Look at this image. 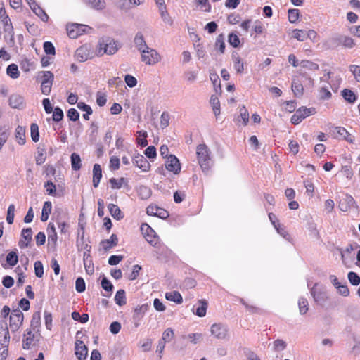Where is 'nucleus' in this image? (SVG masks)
I'll return each instance as SVG.
<instances>
[{"label":"nucleus","mask_w":360,"mask_h":360,"mask_svg":"<svg viewBox=\"0 0 360 360\" xmlns=\"http://www.w3.org/2000/svg\"><path fill=\"white\" fill-rule=\"evenodd\" d=\"M18 262V257L15 251H11L6 256V262L11 266H14Z\"/></svg>","instance_id":"obj_44"},{"label":"nucleus","mask_w":360,"mask_h":360,"mask_svg":"<svg viewBox=\"0 0 360 360\" xmlns=\"http://www.w3.org/2000/svg\"><path fill=\"white\" fill-rule=\"evenodd\" d=\"M134 164L141 169L143 172H147L150 168V165L146 158L140 154H137L134 156L133 158Z\"/></svg>","instance_id":"obj_14"},{"label":"nucleus","mask_w":360,"mask_h":360,"mask_svg":"<svg viewBox=\"0 0 360 360\" xmlns=\"http://www.w3.org/2000/svg\"><path fill=\"white\" fill-rule=\"evenodd\" d=\"M240 116L243 120V124L247 125L249 122V112L244 105L240 108Z\"/></svg>","instance_id":"obj_58"},{"label":"nucleus","mask_w":360,"mask_h":360,"mask_svg":"<svg viewBox=\"0 0 360 360\" xmlns=\"http://www.w3.org/2000/svg\"><path fill=\"white\" fill-rule=\"evenodd\" d=\"M342 34H335L327 40L325 43V45L327 49H333L340 45H342Z\"/></svg>","instance_id":"obj_24"},{"label":"nucleus","mask_w":360,"mask_h":360,"mask_svg":"<svg viewBox=\"0 0 360 360\" xmlns=\"http://www.w3.org/2000/svg\"><path fill=\"white\" fill-rule=\"evenodd\" d=\"M196 154L199 165L202 171L205 173L209 172L210 168V152L205 144H200L196 148Z\"/></svg>","instance_id":"obj_1"},{"label":"nucleus","mask_w":360,"mask_h":360,"mask_svg":"<svg viewBox=\"0 0 360 360\" xmlns=\"http://www.w3.org/2000/svg\"><path fill=\"white\" fill-rule=\"evenodd\" d=\"M348 280L353 285H358L360 283V277L357 274L353 271L349 272Z\"/></svg>","instance_id":"obj_53"},{"label":"nucleus","mask_w":360,"mask_h":360,"mask_svg":"<svg viewBox=\"0 0 360 360\" xmlns=\"http://www.w3.org/2000/svg\"><path fill=\"white\" fill-rule=\"evenodd\" d=\"M211 335L217 340H227L229 338V328L222 323H214L210 327Z\"/></svg>","instance_id":"obj_5"},{"label":"nucleus","mask_w":360,"mask_h":360,"mask_svg":"<svg viewBox=\"0 0 360 360\" xmlns=\"http://www.w3.org/2000/svg\"><path fill=\"white\" fill-rule=\"evenodd\" d=\"M15 138L20 145H24L25 143V129L21 126H18L15 129Z\"/></svg>","instance_id":"obj_32"},{"label":"nucleus","mask_w":360,"mask_h":360,"mask_svg":"<svg viewBox=\"0 0 360 360\" xmlns=\"http://www.w3.org/2000/svg\"><path fill=\"white\" fill-rule=\"evenodd\" d=\"M183 339H188L190 340L191 342L193 344H197L202 341L203 340V335L200 333H190L188 335H182Z\"/></svg>","instance_id":"obj_35"},{"label":"nucleus","mask_w":360,"mask_h":360,"mask_svg":"<svg viewBox=\"0 0 360 360\" xmlns=\"http://www.w3.org/2000/svg\"><path fill=\"white\" fill-rule=\"evenodd\" d=\"M63 110L58 107L55 108L53 112V120L56 122H59L63 120Z\"/></svg>","instance_id":"obj_62"},{"label":"nucleus","mask_w":360,"mask_h":360,"mask_svg":"<svg viewBox=\"0 0 360 360\" xmlns=\"http://www.w3.org/2000/svg\"><path fill=\"white\" fill-rule=\"evenodd\" d=\"M160 13L163 22L169 25L173 24V20L166 10V6L160 7Z\"/></svg>","instance_id":"obj_40"},{"label":"nucleus","mask_w":360,"mask_h":360,"mask_svg":"<svg viewBox=\"0 0 360 360\" xmlns=\"http://www.w3.org/2000/svg\"><path fill=\"white\" fill-rule=\"evenodd\" d=\"M300 65L303 68H305L310 71H316L319 70V65L311 60H303L300 62Z\"/></svg>","instance_id":"obj_34"},{"label":"nucleus","mask_w":360,"mask_h":360,"mask_svg":"<svg viewBox=\"0 0 360 360\" xmlns=\"http://www.w3.org/2000/svg\"><path fill=\"white\" fill-rule=\"evenodd\" d=\"M124 81L127 84V85L130 87V88H133L135 86H136L137 84V80L136 79L131 75H125L124 77Z\"/></svg>","instance_id":"obj_61"},{"label":"nucleus","mask_w":360,"mask_h":360,"mask_svg":"<svg viewBox=\"0 0 360 360\" xmlns=\"http://www.w3.org/2000/svg\"><path fill=\"white\" fill-rule=\"evenodd\" d=\"M109 182L110 184L111 188L112 189H119L124 184L126 183V180L124 178L122 177L118 179L115 178H111L109 180Z\"/></svg>","instance_id":"obj_45"},{"label":"nucleus","mask_w":360,"mask_h":360,"mask_svg":"<svg viewBox=\"0 0 360 360\" xmlns=\"http://www.w3.org/2000/svg\"><path fill=\"white\" fill-rule=\"evenodd\" d=\"M31 137L33 141L37 142L39 140V133L38 125L35 123L31 124Z\"/></svg>","instance_id":"obj_49"},{"label":"nucleus","mask_w":360,"mask_h":360,"mask_svg":"<svg viewBox=\"0 0 360 360\" xmlns=\"http://www.w3.org/2000/svg\"><path fill=\"white\" fill-rule=\"evenodd\" d=\"M7 75L12 79H17L20 76L18 65L15 64H11L6 69Z\"/></svg>","instance_id":"obj_38"},{"label":"nucleus","mask_w":360,"mask_h":360,"mask_svg":"<svg viewBox=\"0 0 360 360\" xmlns=\"http://www.w3.org/2000/svg\"><path fill=\"white\" fill-rule=\"evenodd\" d=\"M48 233V241L49 243H52L53 245H56L58 240L57 233L56 231L55 226L53 223L50 222L47 227Z\"/></svg>","instance_id":"obj_25"},{"label":"nucleus","mask_w":360,"mask_h":360,"mask_svg":"<svg viewBox=\"0 0 360 360\" xmlns=\"http://www.w3.org/2000/svg\"><path fill=\"white\" fill-rule=\"evenodd\" d=\"M292 34L293 38L299 41H304L307 39L306 34L302 30L295 29L292 30Z\"/></svg>","instance_id":"obj_50"},{"label":"nucleus","mask_w":360,"mask_h":360,"mask_svg":"<svg viewBox=\"0 0 360 360\" xmlns=\"http://www.w3.org/2000/svg\"><path fill=\"white\" fill-rule=\"evenodd\" d=\"M102 177V170L100 165L95 164L93 168V185L95 188L98 187Z\"/></svg>","instance_id":"obj_26"},{"label":"nucleus","mask_w":360,"mask_h":360,"mask_svg":"<svg viewBox=\"0 0 360 360\" xmlns=\"http://www.w3.org/2000/svg\"><path fill=\"white\" fill-rule=\"evenodd\" d=\"M85 4L89 5L91 8L101 10L105 7V0H83Z\"/></svg>","instance_id":"obj_29"},{"label":"nucleus","mask_w":360,"mask_h":360,"mask_svg":"<svg viewBox=\"0 0 360 360\" xmlns=\"http://www.w3.org/2000/svg\"><path fill=\"white\" fill-rule=\"evenodd\" d=\"M291 89L295 96L300 97L302 96L304 88L300 82H297L295 79H293L292 82Z\"/></svg>","instance_id":"obj_31"},{"label":"nucleus","mask_w":360,"mask_h":360,"mask_svg":"<svg viewBox=\"0 0 360 360\" xmlns=\"http://www.w3.org/2000/svg\"><path fill=\"white\" fill-rule=\"evenodd\" d=\"M82 160L80 156L76 153H73L71 155V166L73 170H79L82 166Z\"/></svg>","instance_id":"obj_37"},{"label":"nucleus","mask_w":360,"mask_h":360,"mask_svg":"<svg viewBox=\"0 0 360 360\" xmlns=\"http://www.w3.org/2000/svg\"><path fill=\"white\" fill-rule=\"evenodd\" d=\"M349 70L354 75L356 81L360 82V66L351 65L349 66Z\"/></svg>","instance_id":"obj_52"},{"label":"nucleus","mask_w":360,"mask_h":360,"mask_svg":"<svg viewBox=\"0 0 360 360\" xmlns=\"http://www.w3.org/2000/svg\"><path fill=\"white\" fill-rule=\"evenodd\" d=\"M118 243L117 236L112 234L109 239L103 240L101 242V245L105 250H109L112 248L116 246Z\"/></svg>","instance_id":"obj_23"},{"label":"nucleus","mask_w":360,"mask_h":360,"mask_svg":"<svg viewBox=\"0 0 360 360\" xmlns=\"http://www.w3.org/2000/svg\"><path fill=\"white\" fill-rule=\"evenodd\" d=\"M86 28L89 27L84 25L72 24L67 26V32L70 38L76 39L85 32Z\"/></svg>","instance_id":"obj_9"},{"label":"nucleus","mask_w":360,"mask_h":360,"mask_svg":"<svg viewBox=\"0 0 360 360\" xmlns=\"http://www.w3.org/2000/svg\"><path fill=\"white\" fill-rule=\"evenodd\" d=\"M148 306L147 304H142L137 306L134 311L133 322L136 328L140 326L141 319L143 317L145 313L148 310Z\"/></svg>","instance_id":"obj_12"},{"label":"nucleus","mask_w":360,"mask_h":360,"mask_svg":"<svg viewBox=\"0 0 360 360\" xmlns=\"http://www.w3.org/2000/svg\"><path fill=\"white\" fill-rule=\"evenodd\" d=\"M34 273L37 277L41 278L44 275V267L41 262L37 261L34 263Z\"/></svg>","instance_id":"obj_54"},{"label":"nucleus","mask_w":360,"mask_h":360,"mask_svg":"<svg viewBox=\"0 0 360 360\" xmlns=\"http://www.w3.org/2000/svg\"><path fill=\"white\" fill-rule=\"evenodd\" d=\"M31 9L33 11V12L41 18V20L44 22H47L49 20V16L46 13V12L39 6L37 5V3L33 1L32 3H29Z\"/></svg>","instance_id":"obj_21"},{"label":"nucleus","mask_w":360,"mask_h":360,"mask_svg":"<svg viewBox=\"0 0 360 360\" xmlns=\"http://www.w3.org/2000/svg\"><path fill=\"white\" fill-rule=\"evenodd\" d=\"M165 297L169 301H173L177 304L182 302V297L178 291H172L165 294Z\"/></svg>","instance_id":"obj_33"},{"label":"nucleus","mask_w":360,"mask_h":360,"mask_svg":"<svg viewBox=\"0 0 360 360\" xmlns=\"http://www.w3.org/2000/svg\"><path fill=\"white\" fill-rule=\"evenodd\" d=\"M319 97L322 100L329 99L332 96L331 92L326 87H321L319 91Z\"/></svg>","instance_id":"obj_60"},{"label":"nucleus","mask_w":360,"mask_h":360,"mask_svg":"<svg viewBox=\"0 0 360 360\" xmlns=\"http://www.w3.org/2000/svg\"><path fill=\"white\" fill-rule=\"evenodd\" d=\"M200 306H199L196 309V315L199 317H203L206 315L207 308V302L205 300H200L199 301Z\"/></svg>","instance_id":"obj_41"},{"label":"nucleus","mask_w":360,"mask_h":360,"mask_svg":"<svg viewBox=\"0 0 360 360\" xmlns=\"http://www.w3.org/2000/svg\"><path fill=\"white\" fill-rule=\"evenodd\" d=\"M232 60L233 63V68L237 73H242L244 71L245 63L241 59L238 53L233 52L232 53Z\"/></svg>","instance_id":"obj_19"},{"label":"nucleus","mask_w":360,"mask_h":360,"mask_svg":"<svg viewBox=\"0 0 360 360\" xmlns=\"http://www.w3.org/2000/svg\"><path fill=\"white\" fill-rule=\"evenodd\" d=\"M15 216V205L11 204L8 206L7 210L6 221L8 224H12L14 221Z\"/></svg>","instance_id":"obj_48"},{"label":"nucleus","mask_w":360,"mask_h":360,"mask_svg":"<svg viewBox=\"0 0 360 360\" xmlns=\"http://www.w3.org/2000/svg\"><path fill=\"white\" fill-rule=\"evenodd\" d=\"M342 45L346 48L351 49L355 46V43L352 38L342 35Z\"/></svg>","instance_id":"obj_55"},{"label":"nucleus","mask_w":360,"mask_h":360,"mask_svg":"<svg viewBox=\"0 0 360 360\" xmlns=\"http://www.w3.org/2000/svg\"><path fill=\"white\" fill-rule=\"evenodd\" d=\"M146 213L148 215L157 216L161 219H165L168 217V212L159 207L150 205L146 208Z\"/></svg>","instance_id":"obj_17"},{"label":"nucleus","mask_w":360,"mask_h":360,"mask_svg":"<svg viewBox=\"0 0 360 360\" xmlns=\"http://www.w3.org/2000/svg\"><path fill=\"white\" fill-rule=\"evenodd\" d=\"M24 320L23 313L19 309H13L10 315L9 327L12 332L17 331L22 326Z\"/></svg>","instance_id":"obj_4"},{"label":"nucleus","mask_w":360,"mask_h":360,"mask_svg":"<svg viewBox=\"0 0 360 360\" xmlns=\"http://www.w3.org/2000/svg\"><path fill=\"white\" fill-rule=\"evenodd\" d=\"M41 73L42 74V81L41 85V92L44 95H49L51 91L54 75L50 71H44Z\"/></svg>","instance_id":"obj_7"},{"label":"nucleus","mask_w":360,"mask_h":360,"mask_svg":"<svg viewBox=\"0 0 360 360\" xmlns=\"http://www.w3.org/2000/svg\"><path fill=\"white\" fill-rule=\"evenodd\" d=\"M195 2L200 6V9L205 12H210L211 10V5L208 0H195Z\"/></svg>","instance_id":"obj_56"},{"label":"nucleus","mask_w":360,"mask_h":360,"mask_svg":"<svg viewBox=\"0 0 360 360\" xmlns=\"http://www.w3.org/2000/svg\"><path fill=\"white\" fill-rule=\"evenodd\" d=\"M137 143L142 147H145L148 145V141L146 139L148 136V133L146 131H137Z\"/></svg>","instance_id":"obj_39"},{"label":"nucleus","mask_w":360,"mask_h":360,"mask_svg":"<svg viewBox=\"0 0 360 360\" xmlns=\"http://www.w3.org/2000/svg\"><path fill=\"white\" fill-rule=\"evenodd\" d=\"M355 207V200L351 195H346L340 200L339 208L342 212L349 211Z\"/></svg>","instance_id":"obj_13"},{"label":"nucleus","mask_w":360,"mask_h":360,"mask_svg":"<svg viewBox=\"0 0 360 360\" xmlns=\"http://www.w3.org/2000/svg\"><path fill=\"white\" fill-rule=\"evenodd\" d=\"M134 43L136 48L140 51L142 52L143 49H147L148 48L144 37L141 32H137L134 39Z\"/></svg>","instance_id":"obj_18"},{"label":"nucleus","mask_w":360,"mask_h":360,"mask_svg":"<svg viewBox=\"0 0 360 360\" xmlns=\"http://www.w3.org/2000/svg\"><path fill=\"white\" fill-rule=\"evenodd\" d=\"M8 103L12 108L23 109L25 107L24 97L18 94H13L10 96Z\"/></svg>","instance_id":"obj_11"},{"label":"nucleus","mask_w":360,"mask_h":360,"mask_svg":"<svg viewBox=\"0 0 360 360\" xmlns=\"http://www.w3.org/2000/svg\"><path fill=\"white\" fill-rule=\"evenodd\" d=\"M299 311L300 314H305L309 309V303L307 299L301 297L298 301Z\"/></svg>","instance_id":"obj_46"},{"label":"nucleus","mask_w":360,"mask_h":360,"mask_svg":"<svg viewBox=\"0 0 360 360\" xmlns=\"http://www.w3.org/2000/svg\"><path fill=\"white\" fill-rule=\"evenodd\" d=\"M32 230L31 228L23 229L21 233L22 239L19 241V246L20 248L28 247L29 243L32 240Z\"/></svg>","instance_id":"obj_16"},{"label":"nucleus","mask_w":360,"mask_h":360,"mask_svg":"<svg viewBox=\"0 0 360 360\" xmlns=\"http://www.w3.org/2000/svg\"><path fill=\"white\" fill-rule=\"evenodd\" d=\"M44 49L46 54L54 56L56 53L55 47L53 44L50 41H46L44 43Z\"/></svg>","instance_id":"obj_59"},{"label":"nucleus","mask_w":360,"mask_h":360,"mask_svg":"<svg viewBox=\"0 0 360 360\" xmlns=\"http://www.w3.org/2000/svg\"><path fill=\"white\" fill-rule=\"evenodd\" d=\"M198 73L195 71H187L184 73L186 79L190 82L193 83L197 79Z\"/></svg>","instance_id":"obj_64"},{"label":"nucleus","mask_w":360,"mask_h":360,"mask_svg":"<svg viewBox=\"0 0 360 360\" xmlns=\"http://www.w3.org/2000/svg\"><path fill=\"white\" fill-rule=\"evenodd\" d=\"M311 294L314 301L321 305H323L328 298L324 287L319 284L314 285L311 290Z\"/></svg>","instance_id":"obj_6"},{"label":"nucleus","mask_w":360,"mask_h":360,"mask_svg":"<svg viewBox=\"0 0 360 360\" xmlns=\"http://www.w3.org/2000/svg\"><path fill=\"white\" fill-rule=\"evenodd\" d=\"M24 337L25 339L23 340L22 346L24 349H27L30 347V345L34 340V335L32 333L31 329H27Z\"/></svg>","instance_id":"obj_28"},{"label":"nucleus","mask_w":360,"mask_h":360,"mask_svg":"<svg viewBox=\"0 0 360 360\" xmlns=\"http://www.w3.org/2000/svg\"><path fill=\"white\" fill-rule=\"evenodd\" d=\"M141 59L146 65H153L158 63L161 57L155 49L148 47L141 52Z\"/></svg>","instance_id":"obj_3"},{"label":"nucleus","mask_w":360,"mask_h":360,"mask_svg":"<svg viewBox=\"0 0 360 360\" xmlns=\"http://www.w3.org/2000/svg\"><path fill=\"white\" fill-rule=\"evenodd\" d=\"M341 94L345 100L350 103H353L356 100L355 94L350 89H345L342 91Z\"/></svg>","instance_id":"obj_36"},{"label":"nucleus","mask_w":360,"mask_h":360,"mask_svg":"<svg viewBox=\"0 0 360 360\" xmlns=\"http://www.w3.org/2000/svg\"><path fill=\"white\" fill-rule=\"evenodd\" d=\"M300 15L298 9L292 8L288 10V20L291 23H295L297 21Z\"/></svg>","instance_id":"obj_47"},{"label":"nucleus","mask_w":360,"mask_h":360,"mask_svg":"<svg viewBox=\"0 0 360 360\" xmlns=\"http://www.w3.org/2000/svg\"><path fill=\"white\" fill-rule=\"evenodd\" d=\"M89 250L84 252L83 261L85 270L88 274H92L94 271Z\"/></svg>","instance_id":"obj_20"},{"label":"nucleus","mask_w":360,"mask_h":360,"mask_svg":"<svg viewBox=\"0 0 360 360\" xmlns=\"http://www.w3.org/2000/svg\"><path fill=\"white\" fill-rule=\"evenodd\" d=\"M75 355L78 360H84L86 358L88 349L83 341L77 340L75 342Z\"/></svg>","instance_id":"obj_15"},{"label":"nucleus","mask_w":360,"mask_h":360,"mask_svg":"<svg viewBox=\"0 0 360 360\" xmlns=\"http://www.w3.org/2000/svg\"><path fill=\"white\" fill-rule=\"evenodd\" d=\"M174 335V333L173 329L168 328L163 332L162 337L160 340H163L165 342H169Z\"/></svg>","instance_id":"obj_51"},{"label":"nucleus","mask_w":360,"mask_h":360,"mask_svg":"<svg viewBox=\"0 0 360 360\" xmlns=\"http://www.w3.org/2000/svg\"><path fill=\"white\" fill-rule=\"evenodd\" d=\"M334 133L337 134V138H342L349 143L353 142L352 136L344 128L342 127H336L333 131Z\"/></svg>","instance_id":"obj_22"},{"label":"nucleus","mask_w":360,"mask_h":360,"mask_svg":"<svg viewBox=\"0 0 360 360\" xmlns=\"http://www.w3.org/2000/svg\"><path fill=\"white\" fill-rule=\"evenodd\" d=\"M297 110H300L301 115L303 119L306 118L307 117L314 115L316 113V110L314 108H307L305 107H302L299 108Z\"/></svg>","instance_id":"obj_57"},{"label":"nucleus","mask_w":360,"mask_h":360,"mask_svg":"<svg viewBox=\"0 0 360 360\" xmlns=\"http://www.w3.org/2000/svg\"><path fill=\"white\" fill-rule=\"evenodd\" d=\"M165 167L168 171L172 172L175 174H178L181 170V165L179 160L174 155H170L168 156L165 162Z\"/></svg>","instance_id":"obj_10"},{"label":"nucleus","mask_w":360,"mask_h":360,"mask_svg":"<svg viewBox=\"0 0 360 360\" xmlns=\"http://www.w3.org/2000/svg\"><path fill=\"white\" fill-rule=\"evenodd\" d=\"M92 57L93 53L87 44L79 47L75 53V58L79 62H84Z\"/></svg>","instance_id":"obj_8"},{"label":"nucleus","mask_w":360,"mask_h":360,"mask_svg":"<svg viewBox=\"0 0 360 360\" xmlns=\"http://www.w3.org/2000/svg\"><path fill=\"white\" fill-rule=\"evenodd\" d=\"M145 226H146V231H147V233L145 236L146 240L150 244L155 245L158 241L155 231L148 225L146 224Z\"/></svg>","instance_id":"obj_27"},{"label":"nucleus","mask_w":360,"mask_h":360,"mask_svg":"<svg viewBox=\"0 0 360 360\" xmlns=\"http://www.w3.org/2000/svg\"><path fill=\"white\" fill-rule=\"evenodd\" d=\"M210 103L212 106L213 112L215 116L220 114V102L217 96H212L210 98Z\"/></svg>","instance_id":"obj_43"},{"label":"nucleus","mask_w":360,"mask_h":360,"mask_svg":"<svg viewBox=\"0 0 360 360\" xmlns=\"http://www.w3.org/2000/svg\"><path fill=\"white\" fill-rule=\"evenodd\" d=\"M120 45L117 41L110 38L103 39L99 42L96 54L99 56H102L104 53L113 55L118 51Z\"/></svg>","instance_id":"obj_2"},{"label":"nucleus","mask_w":360,"mask_h":360,"mask_svg":"<svg viewBox=\"0 0 360 360\" xmlns=\"http://www.w3.org/2000/svg\"><path fill=\"white\" fill-rule=\"evenodd\" d=\"M85 282L82 278H78L75 282V288L78 292H82L85 290Z\"/></svg>","instance_id":"obj_63"},{"label":"nucleus","mask_w":360,"mask_h":360,"mask_svg":"<svg viewBox=\"0 0 360 360\" xmlns=\"http://www.w3.org/2000/svg\"><path fill=\"white\" fill-rule=\"evenodd\" d=\"M115 301L119 306H123L126 304L125 292L124 290H119L116 292Z\"/></svg>","instance_id":"obj_42"},{"label":"nucleus","mask_w":360,"mask_h":360,"mask_svg":"<svg viewBox=\"0 0 360 360\" xmlns=\"http://www.w3.org/2000/svg\"><path fill=\"white\" fill-rule=\"evenodd\" d=\"M108 210L114 219L120 220L123 218L124 216L117 205L115 204H110L108 205Z\"/></svg>","instance_id":"obj_30"}]
</instances>
